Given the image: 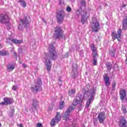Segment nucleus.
Listing matches in <instances>:
<instances>
[{
  "mask_svg": "<svg viewBox=\"0 0 127 127\" xmlns=\"http://www.w3.org/2000/svg\"><path fill=\"white\" fill-rule=\"evenodd\" d=\"M11 52H13V51H14V48H12L10 50Z\"/></svg>",
  "mask_w": 127,
  "mask_h": 127,
  "instance_id": "37998d69",
  "label": "nucleus"
},
{
  "mask_svg": "<svg viewBox=\"0 0 127 127\" xmlns=\"http://www.w3.org/2000/svg\"><path fill=\"white\" fill-rule=\"evenodd\" d=\"M0 23L6 24L9 23V17L6 14H1L0 15Z\"/></svg>",
  "mask_w": 127,
  "mask_h": 127,
  "instance_id": "f8f14e48",
  "label": "nucleus"
},
{
  "mask_svg": "<svg viewBox=\"0 0 127 127\" xmlns=\"http://www.w3.org/2000/svg\"><path fill=\"white\" fill-rule=\"evenodd\" d=\"M60 1V3L61 4L62 3V0H59Z\"/></svg>",
  "mask_w": 127,
  "mask_h": 127,
  "instance_id": "09e8293b",
  "label": "nucleus"
},
{
  "mask_svg": "<svg viewBox=\"0 0 127 127\" xmlns=\"http://www.w3.org/2000/svg\"><path fill=\"white\" fill-rule=\"evenodd\" d=\"M122 29H119L117 31V34L116 32L113 31L112 32V36L114 40L118 39V41H121V37H122Z\"/></svg>",
  "mask_w": 127,
  "mask_h": 127,
  "instance_id": "9b49d317",
  "label": "nucleus"
},
{
  "mask_svg": "<svg viewBox=\"0 0 127 127\" xmlns=\"http://www.w3.org/2000/svg\"><path fill=\"white\" fill-rule=\"evenodd\" d=\"M18 52H21V51H22L21 48H19V49L18 50Z\"/></svg>",
  "mask_w": 127,
  "mask_h": 127,
  "instance_id": "49530a36",
  "label": "nucleus"
},
{
  "mask_svg": "<svg viewBox=\"0 0 127 127\" xmlns=\"http://www.w3.org/2000/svg\"><path fill=\"white\" fill-rule=\"evenodd\" d=\"M42 21L43 22H44L45 23H46V21L45 20V19H42Z\"/></svg>",
  "mask_w": 127,
  "mask_h": 127,
  "instance_id": "a18cd8bd",
  "label": "nucleus"
},
{
  "mask_svg": "<svg viewBox=\"0 0 127 127\" xmlns=\"http://www.w3.org/2000/svg\"><path fill=\"white\" fill-rule=\"evenodd\" d=\"M31 101L32 103L31 109H32V112H33V111H34V110H36L37 105L39 104V101H38L37 99L35 98L32 99Z\"/></svg>",
  "mask_w": 127,
  "mask_h": 127,
  "instance_id": "dca6fc26",
  "label": "nucleus"
},
{
  "mask_svg": "<svg viewBox=\"0 0 127 127\" xmlns=\"http://www.w3.org/2000/svg\"><path fill=\"white\" fill-rule=\"evenodd\" d=\"M93 59V65L94 66H96L97 65V59Z\"/></svg>",
  "mask_w": 127,
  "mask_h": 127,
  "instance_id": "473e14b6",
  "label": "nucleus"
},
{
  "mask_svg": "<svg viewBox=\"0 0 127 127\" xmlns=\"http://www.w3.org/2000/svg\"><path fill=\"white\" fill-rule=\"evenodd\" d=\"M84 96H80V97H77L76 99H74L72 105L73 106H70L69 108L65 111L64 114L63 116V120L65 121H68L69 120V116H70V113L72 111L75 110V107L74 106H77L78 105V110L79 111H82V109L84 107Z\"/></svg>",
  "mask_w": 127,
  "mask_h": 127,
  "instance_id": "f257e3e1",
  "label": "nucleus"
},
{
  "mask_svg": "<svg viewBox=\"0 0 127 127\" xmlns=\"http://www.w3.org/2000/svg\"><path fill=\"white\" fill-rule=\"evenodd\" d=\"M18 30H19L20 31H23V26H22V25H21L20 24L19 25V26H18Z\"/></svg>",
  "mask_w": 127,
  "mask_h": 127,
  "instance_id": "c756f323",
  "label": "nucleus"
},
{
  "mask_svg": "<svg viewBox=\"0 0 127 127\" xmlns=\"http://www.w3.org/2000/svg\"><path fill=\"white\" fill-rule=\"evenodd\" d=\"M126 101L127 102V98H126Z\"/></svg>",
  "mask_w": 127,
  "mask_h": 127,
  "instance_id": "6e6d98bb",
  "label": "nucleus"
},
{
  "mask_svg": "<svg viewBox=\"0 0 127 127\" xmlns=\"http://www.w3.org/2000/svg\"><path fill=\"white\" fill-rule=\"evenodd\" d=\"M68 94L69 96H72L73 95H74V94H75V90L71 89V90H69Z\"/></svg>",
  "mask_w": 127,
  "mask_h": 127,
  "instance_id": "a878e982",
  "label": "nucleus"
},
{
  "mask_svg": "<svg viewBox=\"0 0 127 127\" xmlns=\"http://www.w3.org/2000/svg\"><path fill=\"white\" fill-rule=\"evenodd\" d=\"M87 74H88V72H85V74H86V75H87Z\"/></svg>",
  "mask_w": 127,
  "mask_h": 127,
  "instance_id": "864d4df0",
  "label": "nucleus"
},
{
  "mask_svg": "<svg viewBox=\"0 0 127 127\" xmlns=\"http://www.w3.org/2000/svg\"><path fill=\"white\" fill-rule=\"evenodd\" d=\"M9 53L7 51H0V56H7Z\"/></svg>",
  "mask_w": 127,
  "mask_h": 127,
  "instance_id": "412c9836",
  "label": "nucleus"
},
{
  "mask_svg": "<svg viewBox=\"0 0 127 127\" xmlns=\"http://www.w3.org/2000/svg\"><path fill=\"white\" fill-rule=\"evenodd\" d=\"M104 81L105 82L106 86H110V78L109 76H104Z\"/></svg>",
  "mask_w": 127,
  "mask_h": 127,
  "instance_id": "aec40b11",
  "label": "nucleus"
},
{
  "mask_svg": "<svg viewBox=\"0 0 127 127\" xmlns=\"http://www.w3.org/2000/svg\"><path fill=\"white\" fill-rule=\"evenodd\" d=\"M122 110L124 114H126L127 113V109H126V107L124 105L122 106Z\"/></svg>",
  "mask_w": 127,
  "mask_h": 127,
  "instance_id": "f704fd0d",
  "label": "nucleus"
},
{
  "mask_svg": "<svg viewBox=\"0 0 127 127\" xmlns=\"http://www.w3.org/2000/svg\"><path fill=\"white\" fill-rule=\"evenodd\" d=\"M14 68H15V65L14 64H10L7 65V70L8 72L13 71Z\"/></svg>",
  "mask_w": 127,
  "mask_h": 127,
  "instance_id": "6ab92c4d",
  "label": "nucleus"
},
{
  "mask_svg": "<svg viewBox=\"0 0 127 127\" xmlns=\"http://www.w3.org/2000/svg\"><path fill=\"white\" fill-rule=\"evenodd\" d=\"M120 95L122 102L125 100V98L127 97V91L124 89H121L120 90Z\"/></svg>",
  "mask_w": 127,
  "mask_h": 127,
  "instance_id": "a211bd4d",
  "label": "nucleus"
},
{
  "mask_svg": "<svg viewBox=\"0 0 127 127\" xmlns=\"http://www.w3.org/2000/svg\"><path fill=\"white\" fill-rule=\"evenodd\" d=\"M116 82L115 81H114L112 83V90L113 91H115V88H116Z\"/></svg>",
  "mask_w": 127,
  "mask_h": 127,
  "instance_id": "72a5a7b5",
  "label": "nucleus"
},
{
  "mask_svg": "<svg viewBox=\"0 0 127 127\" xmlns=\"http://www.w3.org/2000/svg\"><path fill=\"white\" fill-rule=\"evenodd\" d=\"M59 81L60 82H61V79H59Z\"/></svg>",
  "mask_w": 127,
  "mask_h": 127,
  "instance_id": "3c124183",
  "label": "nucleus"
},
{
  "mask_svg": "<svg viewBox=\"0 0 127 127\" xmlns=\"http://www.w3.org/2000/svg\"><path fill=\"white\" fill-rule=\"evenodd\" d=\"M20 2H21V5L23 6V7H26V2H25V1L24 0H20Z\"/></svg>",
  "mask_w": 127,
  "mask_h": 127,
  "instance_id": "393cba45",
  "label": "nucleus"
},
{
  "mask_svg": "<svg viewBox=\"0 0 127 127\" xmlns=\"http://www.w3.org/2000/svg\"><path fill=\"white\" fill-rule=\"evenodd\" d=\"M95 95H96V90L95 89V88H93L91 91V93L88 96V100L87 101L86 108H89V107L90 106V104H91V102L94 101Z\"/></svg>",
  "mask_w": 127,
  "mask_h": 127,
  "instance_id": "423d86ee",
  "label": "nucleus"
},
{
  "mask_svg": "<svg viewBox=\"0 0 127 127\" xmlns=\"http://www.w3.org/2000/svg\"><path fill=\"white\" fill-rule=\"evenodd\" d=\"M77 64H73L72 66V70L71 72V74L73 78H76L77 77V75H78V70L77 69Z\"/></svg>",
  "mask_w": 127,
  "mask_h": 127,
  "instance_id": "2eb2a0df",
  "label": "nucleus"
},
{
  "mask_svg": "<svg viewBox=\"0 0 127 127\" xmlns=\"http://www.w3.org/2000/svg\"><path fill=\"white\" fill-rule=\"evenodd\" d=\"M66 10L67 11V12H70L72 10V8L71 7H70V6H67L66 8Z\"/></svg>",
  "mask_w": 127,
  "mask_h": 127,
  "instance_id": "2f4dec72",
  "label": "nucleus"
},
{
  "mask_svg": "<svg viewBox=\"0 0 127 127\" xmlns=\"http://www.w3.org/2000/svg\"><path fill=\"white\" fill-rule=\"evenodd\" d=\"M11 41L13 43H14L15 44H20V43H22V41L20 40H16L15 39H12Z\"/></svg>",
  "mask_w": 127,
  "mask_h": 127,
  "instance_id": "5701e85b",
  "label": "nucleus"
},
{
  "mask_svg": "<svg viewBox=\"0 0 127 127\" xmlns=\"http://www.w3.org/2000/svg\"><path fill=\"white\" fill-rule=\"evenodd\" d=\"M37 127H42V124H41V123H37Z\"/></svg>",
  "mask_w": 127,
  "mask_h": 127,
  "instance_id": "58836bf2",
  "label": "nucleus"
},
{
  "mask_svg": "<svg viewBox=\"0 0 127 127\" xmlns=\"http://www.w3.org/2000/svg\"><path fill=\"white\" fill-rule=\"evenodd\" d=\"M93 123H94V125H96V124H97L96 123H97V120H94Z\"/></svg>",
  "mask_w": 127,
  "mask_h": 127,
  "instance_id": "c03bdc74",
  "label": "nucleus"
},
{
  "mask_svg": "<svg viewBox=\"0 0 127 127\" xmlns=\"http://www.w3.org/2000/svg\"><path fill=\"white\" fill-rule=\"evenodd\" d=\"M110 55H111L112 57H115V52H113V51L111 52L110 53Z\"/></svg>",
  "mask_w": 127,
  "mask_h": 127,
  "instance_id": "4c0bfd02",
  "label": "nucleus"
},
{
  "mask_svg": "<svg viewBox=\"0 0 127 127\" xmlns=\"http://www.w3.org/2000/svg\"><path fill=\"white\" fill-rule=\"evenodd\" d=\"M125 64H127V58L126 57V60L125 61Z\"/></svg>",
  "mask_w": 127,
  "mask_h": 127,
  "instance_id": "de8ad7c7",
  "label": "nucleus"
},
{
  "mask_svg": "<svg viewBox=\"0 0 127 127\" xmlns=\"http://www.w3.org/2000/svg\"><path fill=\"white\" fill-rule=\"evenodd\" d=\"M49 55H45V64L47 67V70L48 72H49L51 70V67H52V64H51V59L52 60H56L58 57V54L55 50V47L53 45V44H51L49 46Z\"/></svg>",
  "mask_w": 127,
  "mask_h": 127,
  "instance_id": "f03ea898",
  "label": "nucleus"
},
{
  "mask_svg": "<svg viewBox=\"0 0 127 127\" xmlns=\"http://www.w3.org/2000/svg\"><path fill=\"white\" fill-rule=\"evenodd\" d=\"M90 48L92 51V53H95L98 52V51H97V48H96L95 47V45L94 44H92L90 45Z\"/></svg>",
  "mask_w": 127,
  "mask_h": 127,
  "instance_id": "4be33fe9",
  "label": "nucleus"
},
{
  "mask_svg": "<svg viewBox=\"0 0 127 127\" xmlns=\"http://www.w3.org/2000/svg\"><path fill=\"white\" fill-rule=\"evenodd\" d=\"M87 5V2L84 0H81L78 3L79 9H77L76 11V14L77 16H81V21L82 24L86 23L88 19L87 16V11L83 10V8H85Z\"/></svg>",
  "mask_w": 127,
  "mask_h": 127,
  "instance_id": "7ed1b4c3",
  "label": "nucleus"
},
{
  "mask_svg": "<svg viewBox=\"0 0 127 127\" xmlns=\"http://www.w3.org/2000/svg\"><path fill=\"white\" fill-rule=\"evenodd\" d=\"M1 45L0 44V48H1Z\"/></svg>",
  "mask_w": 127,
  "mask_h": 127,
  "instance_id": "603ef678",
  "label": "nucleus"
},
{
  "mask_svg": "<svg viewBox=\"0 0 127 127\" xmlns=\"http://www.w3.org/2000/svg\"><path fill=\"white\" fill-rule=\"evenodd\" d=\"M18 88V86H13L12 88V89L13 90V91H16Z\"/></svg>",
  "mask_w": 127,
  "mask_h": 127,
  "instance_id": "c9c22d12",
  "label": "nucleus"
},
{
  "mask_svg": "<svg viewBox=\"0 0 127 127\" xmlns=\"http://www.w3.org/2000/svg\"><path fill=\"white\" fill-rule=\"evenodd\" d=\"M106 115L105 112H100L97 117V120L99 121L100 124H104L105 120H106Z\"/></svg>",
  "mask_w": 127,
  "mask_h": 127,
  "instance_id": "ddd939ff",
  "label": "nucleus"
},
{
  "mask_svg": "<svg viewBox=\"0 0 127 127\" xmlns=\"http://www.w3.org/2000/svg\"><path fill=\"white\" fill-rule=\"evenodd\" d=\"M123 30H127V24L123 23L122 25Z\"/></svg>",
  "mask_w": 127,
  "mask_h": 127,
  "instance_id": "7c9ffc66",
  "label": "nucleus"
},
{
  "mask_svg": "<svg viewBox=\"0 0 127 127\" xmlns=\"http://www.w3.org/2000/svg\"><path fill=\"white\" fill-rule=\"evenodd\" d=\"M123 23L127 24V18H125L123 20Z\"/></svg>",
  "mask_w": 127,
  "mask_h": 127,
  "instance_id": "e433bc0d",
  "label": "nucleus"
},
{
  "mask_svg": "<svg viewBox=\"0 0 127 127\" xmlns=\"http://www.w3.org/2000/svg\"><path fill=\"white\" fill-rule=\"evenodd\" d=\"M92 57H93V59H97V58L99 57V55L98 54V52L92 53Z\"/></svg>",
  "mask_w": 127,
  "mask_h": 127,
  "instance_id": "b1692460",
  "label": "nucleus"
},
{
  "mask_svg": "<svg viewBox=\"0 0 127 127\" xmlns=\"http://www.w3.org/2000/svg\"><path fill=\"white\" fill-rule=\"evenodd\" d=\"M122 7H126V4H124L122 6Z\"/></svg>",
  "mask_w": 127,
  "mask_h": 127,
  "instance_id": "8fccbe9b",
  "label": "nucleus"
},
{
  "mask_svg": "<svg viewBox=\"0 0 127 127\" xmlns=\"http://www.w3.org/2000/svg\"><path fill=\"white\" fill-rule=\"evenodd\" d=\"M91 28L92 31H94V32H98V31L101 29V27H100V23H99L98 20H97V19H96L95 17L92 18Z\"/></svg>",
  "mask_w": 127,
  "mask_h": 127,
  "instance_id": "39448f33",
  "label": "nucleus"
},
{
  "mask_svg": "<svg viewBox=\"0 0 127 127\" xmlns=\"http://www.w3.org/2000/svg\"><path fill=\"white\" fill-rule=\"evenodd\" d=\"M14 115V110L13 109H11L10 113L9 114V116L10 118L13 117Z\"/></svg>",
  "mask_w": 127,
  "mask_h": 127,
  "instance_id": "bb28decb",
  "label": "nucleus"
},
{
  "mask_svg": "<svg viewBox=\"0 0 127 127\" xmlns=\"http://www.w3.org/2000/svg\"><path fill=\"white\" fill-rule=\"evenodd\" d=\"M65 15V12L63 10L60 11L57 13V18L59 23H61L64 20Z\"/></svg>",
  "mask_w": 127,
  "mask_h": 127,
  "instance_id": "6e6552de",
  "label": "nucleus"
},
{
  "mask_svg": "<svg viewBox=\"0 0 127 127\" xmlns=\"http://www.w3.org/2000/svg\"><path fill=\"white\" fill-rule=\"evenodd\" d=\"M61 121V116H60V113L57 112V115L55 116V118L52 119L50 122V125L51 127H54L56 124H58L59 122Z\"/></svg>",
  "mask_w": 127,
  "mask_h": 127,
  "instance_id": "0eeeda50",
  "label": "nucleus"
},
{
  "mask_svg": "<svg viewBox=\"0 0 127 127\" xmlns=\"http://www.w3.org/2000/svg\"><path fill=\"white\" fill-rule=\"evenodd\" d=\"M17 126L19 127H23V125L22 124H17Z\"/></svg>",
  "mask_w": 127,
  "mask_h": 127,
  "instance_id": "ea45409f",
  "label": "nucleus"
},
{
  "mask_svg": "<svg viewBox=\"0 0 127 127\" xmlns=\"http://www.w3.org/2000/svg\"><path fill=\"white\" fill-rule=\"evenodd\" d=\"M20 22L22 23L23 25H24V27L26 28H27V27H28V26L30 23V17H26L24 16L23 19H20Z\"/></svg>",
  "mask_w": 127,
  "mask_h": 127,
  "instance_id": "1a4fd4ad",
  "label": "nucleus"
},
{
  "mask_svg": "<svg viewBox=\"0 0 127 127\" xmlns=\"http://www.w3.org/2000/svg\"><path fill=\"white\" fill-rule=\"evenodd\" d=\"M4 102H2L0 103V105L1 106H7V105H11L12 104V102H13V100L11 98H9L8 97H5L3 99Z\"/></svg>",
  "mask_w": 127,
  "mask_h": 127,
  "instance_id": "4468645a",
  "label": "nucleus"
},
{
  "mask_svg": "<svg viewBox=\"0 0 127 127\" xmlns=\"http://www.w3.org/2000/svg\"><path fill=\"white\" fill-rule=\"evenodd\" d=\"M64 104H65V103L64 102V101H62L60 103V109L61 110H62V109H63L64 108Z\"/></svg>",
  "mask_w": 127,
  "mask_h": 127,
  "instance_id": "c85d7f7f",
  "label": "nucleus"
},
{
  "mask_svg": "<svg viewBox=\"0 0 127 127\" xmlns=\"http://www.w3.org/2000/svg\"><path fill=\"white\" fill-rule=\"evenodd\" d=\"M13 55H14V56L16 57V58H17V54H16V53L15 52L13 53Z\"/></svg>",
  "mask_w": 127,
  "mask_h": 127,
  "instance_id": "a19ab883",
  "label": "nucleus"
},
{
  "mask_svg": "<svg viewBox=\"0 0 127 127\" xmlns=\"http://www.w3.org/2000/svg\"><path fill=\"white\" fill-rule=\"evenodd\" d=\"M42 86V81L41 79H38L37 82H35V87H31L32 92H38L39 88Z\"/></svg>",
  "mask_w": 127,
  "mask_h": 127,
  "instance_id": "9d476101",
  "label": "nucleus"
},
{
  "mask_svg": "<svg viewBox=\"0 0 127 127\" xmlns=\"http://www.w3.org/2000/svg\"><path fill=\"white\" fill-rule=\"evenodd\" d=\"M112 64L110 63H108L106 64V67L108 69V70H109V71H110V70H112Z\"/></svg>",
  "mask_w": 127,
  "mask_h": 127,
  "instance_id": "cd10ccee",
  "label": "nucleus"
},
{
  "mask_svg": "<svg viewBox=\"0 0 127 127\" xmlns=\"http://www.w3.org/2000/svg\"><path fill=\"white\" fill-rule=\"evenodd\" d=\"M27 66V65H26V64H23L22 67H23V68H26Z\"/></svg>",
  "mask_w": 127,
  "mask_h": 127,
  "instance_id": "79ce46f5",
  "label": "nucleus"
},
{
  "mask_svg": "<svg viewBox=\"0 0 127 127\" xmlns=\"http://www.w3.org/2000/svg\"><path fill=\"white\" fill-rule=\"evenodd\" d=\"M64 32L63 30L61 27H57L55 28V33L53 37L54 39H61L63 38Z\"/></svg>",
  "mask_w": 127,
  "mask_h": 127,
  "instance_id": "20e7f679",
  "label": "nucleus"
},
{
  "mask_svg": "<svg viewBox=\"0 0 127 127\" xmlns=\"http://www.w3.org/2000/svg\"><path fill=\"white\" fill-rule=\"evenodd\" d=\"M119 127H127V122L125 117L121 118L119 122Z\"/></svg>",
  "mask_w": 127,
  "mask_h": 127,
  "instance_id": "f3484780",
  "label": "nucleus"
},
{
  "mask_svg": "<svg viewBox=\"0 0 127 127\" xmlns=\"http://www.w3.org/2000/svg\"><path fill=\"white\" fill-rule=\"evenodd\" d=\"M1 127V124L0 123V127Z\"/></svg>",
  "mask_w": 127,
  "mask_h": 127,
  "instance_id": "5fc2aeb1",
  "label": "nucleus"
}]
</instances>
